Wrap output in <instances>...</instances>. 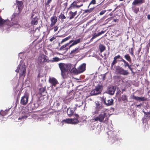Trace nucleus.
<instances>
[{
    "instance_id": "nucleus-1",
    "label": "nucleus",
    "mask_w": 150,
    "mask_h": 150,
    "mask_svg": "<svg viewBox=\"0 0 150 150\" xmlns=\"http://www.w3.org/2000/svg\"><path fill=\"white\" fill-rule=\"evenodd\" d=\"M71 66L70 64L60 63L59 64V66L61 72V75L63 78L66 77L67 75L68 74L71 69Z\"/></svg>"
},
{
    "instance_id": "nucleus-2",
    "label": "nucleus",
    "mask_w": 150,
    "mask_h": 150,
    "mask_svg": "<svg viewBox=\"0 0 150 150\" xmlns=\"http://www.w3.org/2000/svg\"><path fill=\"white\" fill-rule=\"evenodd\" d=\"M47 56L43 54H40L38 57L36 59V62L39 64L43 65L44 63L47 62H50V60L48 58H47Z\"/></svg>"
},
{
    "instance_id": "nucleus-3",
    "label": "nucleus",
    "mask_w": 150,
    "mask_h": 150,
    "mask_svg": "<svg viewBox=\"0 0 150 150\" xmlns=\"http://www.w3.org/2000/svg\"><path fill=\"white\" fill-rule=\"evenodd\" d=\"M115 72L117 75L123 76H127L129 74V72L127 70L124 69L119 66L117 67L115 69Z\"/></svg>"
},
{
    "instance_id": "nucleus-4",
    "label": "nucleus",
    "mask_w": 150,
    "mask_h": 150,
    "mask_svg": "<svg viewBox=\"0 0 150 150\" xmlns=\"http://www.w3.org/2000/svg\"><path fill=\"white\" fill-rule=\"evenodd\" d=\"M107 114L105 112L100 114L98 116L96 117L94 120V121H99L100 122L105 123L106 120H108Z\"/></svg>"
},
{
    "instance_id": "nucleus-5",
    "label": "nucleus",
    "mask_w": 150,
    "mask_h": 150,
    "mask_svg": "<svg viewBox=\"0 0 150 150\" xmlns=\"http://www.w3.org/2000/svg\"><path fill=\"white\" fill-rule=\"evenodd\" d=\"M26 67L25 66L19 64L18 66L17 69L16 70V72H19L20 76H25L26 72Z\"/></svg>"
},
{
    "instance_id": "nucleus-6",
    "label": "nucleus",
    "mask_w": 150,
    "mask_h": 150,
    "mask_svg": "<svg viewBox=\"0 0 150 150\" xmlns=\"http://www.w3.org/2000/svg\"><path fill=\"white\" fill-rule=\"evenodd\" d=\"M103 87L102 85H98L96 86L95 89L92 91L91 94L92 95H96L101 93Z\"/></svg>"
},
{
    "instance_id": "nucleus-7",
    "label": "nucleus",
    "mask_w": 150,
    "mask_h": 150,
    "mask_svg": "<svg viewBox=\"0 0 150 150\" xmlns=\"http://www.w3.org/2000/svg\"><path fill=\"white\" fill-rule=\"evenodd\" d=\"M86 67V64L83 63L78 67L77 69L76 68L72 69L71 71L74 73H76V71H77L79 73H82L85 70Z\"/></svg>"
},
{
    "instance_id": "nucleus-8",
    "label": "nucleus",
    "mask_w": 150,
    "mask_h": 150,
    "mask_svg": "<svg viewBox=\"0 0 150 150\" xmlns=\"http://www.w3.org/2000/svg\"><path fill=\"white\" fill-rule=\"evenodd\" d=\"M74 115L76 118L71 119V124H76L78 123L79 121L80 122L84 121V120H82V117H79L77 114H75Z\"/></svg>"
},
{
    "instance_id": "nucleus-9",
    "label": "nucleus",
    "mask_w": 150,
    "mask_h": 150,
    "mask_svg": "<svg viewBox=\"0 0 150 150\" xmlns=\"http://www.w3.org/2000/svg\"><path fill=\"white\" fill-rule=\"evenodd\" d=\"M29 95L27 93H25L23 96L22 97L21 100V104L23 105H26L28 101Z\"/></svg>"
},
{
    "instance_id": "nucleus-10",
    "label": "nucleus",
    "mask_w": 150,
    "mask_h": 150,
    "mask_svg": "<svg viewBox=\"0 0 150 150\" xmlns=\"http://www.w3.org/2000/svg\"><path fill=\"white\" fill-rule=\"evenodd\" d=\"M38 94L40 96H45L47 93L45 86H43L40 85L38 87Z\"/></svg>"
},
{
    "instance_id": "nucleus-11",
    "label": "nucleus",
    "mask_w": 150,
    "mask_h": 150,
    "mask_svg": "<svg viewBox=\"0 0 150 150\" xmlns=\"http://www.w3.org/2000/svg\"><path fill=\"white\" fill-rule=\"evenodd\" d=\"M38 104L37 103L31 102L28 104L27 106L28 110L32 111L36 109L38 107Z\"/></svg>"
},
{
    "instance_id": "nucleus-12",
    "label": "nucleus",
    "mask_w": 150,
    "mask_h": 150,
    "mask_svg": "<svg viewBox=\"0 0 150 150\" xmlns=\"http://www.w3.org/2000/svg\"><path fill=\"white\" fill-rule=\"evenodd\" d=\"M79 1H74L72 4L70 5L69 8H68V10H72L74 9V8L76 7L77 8H78L81 6H83V4H82L80 5H78L77 4H79Z\"/></svg>"
},
{
    "instance_id": "nucleus-13",
    "label": "nucleus",
    "mask_w": 150,
    "mask_h": 150,
    "mask_svg": "<svg viewBox=\"0 0 150 150\" xmlns=\"http://www.w3.org/2000/svg\"><path fill=\"white\" fill-rule=\"evenodd\" d=\"M19 13H14L12 16V20L13 24H16L18 23L19 20Z\"/></svg>"
},
{
    "instance_id": "nucleus-14",
    "label": "nucleus",
    "mask_w": 150,
    "mask_h": 150,
    "mask_svg": "<svg viewBox=\"0 0 150 150\" xmlns=\"http://www.w3.org/2000/svg\"><path fill=\"white\" fill-rule=\"evenodd\" d=\"M51 24L49 28V31L53 29V28H51L55 25L57 21V19L55 16H53L50 18Z\"/></svg>"
},
{
    "instance_id": "nucleus-15",
    "label": "nucleus",
    "mask_w": 150,
    "mask_h": 150,
    "mask_svg": "<svg viewBox=\"0 0 150 150\" xmlns=\"http://www.w3.org/2000/svg\"><path fill=\"white\" fill-rule=\"evenodd\" d=\"M103 101L104 103L107 106H109L112 105L113 104L114 100L112 99H108L107 100H106V98H104V97L102 98Z\"/></svg>"
},
{
    "instance_id": "nucleus-16",
    "label": "nucleus",
    "mask_w": 150,
    "mask_h": 150,
    "mask_svg": "<svg viewBox=\"0 0 150 150\" xmlns=\"http://www.w3.org/2000/svg\"><path fill=\"white\" fill-rule=\"evenodd\" d=\"M116 88L115 86H109L106 92L107 93L112 95H113L115 91Z\"/></svg>"
},
{
    "instance_id": "nucleus-17",
    "label": "nucleus",
    "mask_w": 150,
    "mask_h": 150,
    "mask_svg": "<svg viewBox=\"0 0 150 150\" xmlns=\"http://www.w3.org/2000/svg\"><path fill=\"white\" fill-rule=\"evenodd\" d=\"M76 109V108L74 107V108H68L67 110V115L69 116H71L73 114L74 111Z\"/></svg>"
},
{
    "instance_id": "nucleus-18",
    "label": "nucleus",
    "mask_w": 150,
    "mask_h": 150,
    "mask_svg": "<svg viewBox=\"0 0 150 150\" xmlns=\"http://www.w3.org/2000/svg\"><path fill=\"white\" fill-rule=\"evenodd\" d=\"M131 98L133 99H135L137 101H144L147 100L145 97H139L134 96V95L132 96Z\"/></svg>"
},
{
    "instance_id": "nucleus-19",
    "label": "nucleus",
    "mask_w": 150,
    "mask_h": 150,
    "mask_svg": "<svg viewBox=\"0 0 150 150\" xmlns=\"http://www.w3.org/2000/svg\"><path fill=\"white\" fill-rule=\"evenodd\" d=\"M49 81L52 85L56 86V85L58 84V82L57 80L54 78H50L49 79Z\"/></svg>"
},
{
    "instance_id": "nucleus-20",
    "label": "nucleus",
    "mask_w": 150,
    "mask_h": 150,
    "mask_svg": "<svg viewBox=\"0 0 150 150\" xmlns=\"http://www.w3.org/2000/svg\"><path fill=\"white\" fill-rule=\"evenodd\" d=\"M31 19V23L32 25H36L38 24L39 19L37 16H35Z\"/></svg>"
},
{
    "instance_id": "nucleus-21",
    "label": "nucleus",
    "mask_w": 150,
    "mask_h": 150,
    "mask_svg": "<svg viewBox=\"0 0 150 150\" xmlns=\"http://www.w3.org/2000/svg\"><path fill=\"white\" fill-rule=\"evenodd\" d=\"M9 22V20H4L1 18V16H0V26L5 24H8Z\"/></svg>"
},
{
    "instance_id": "nucleus-22",
    "label": "nucleus",
    "mask_w": 150,
    "mask_h": 150,
    "mask_svg": "<svg viewBox=\"0 0 150 150\" xmlns=\"http://www.w3.org/2000/svg\"><path fill=\"white\" fill-rule=\"evenodd\" d=\"M77 11H76L73 12L71 11H70L69 13V20H71L73 19L77 14Z\"/></svg>"
},
{
    "instance_id": "nucleus-23",
    "label": "nucleus",
    "mask_w": 150,
    "mask_h": 150,
    "mask_svg": "<svg viewBox=\"0 0 150 150\" xmlns=\"http://www.w3.org/2000/svg\"><path fill=\"white\" fill-rule=\"evenodd\" d=\"M122 59V57H121V56L120 55H118L117 56H115L114 58V60H113V62H112V63L111 64V66L112 67L113 66V65L116 64L117 62V59Z\"/></svg>"
},
{
    "instance_id": "nucleus-24",
    "label": "nucleus",
    "mask_w": 150,
    "mask_h": 150,
    "mask_svg": "<svg viewBox=\"0 0 150 150\" xmlns=\"http://www.w3.org/2000/svg\"><path fill=\"white\" fill-rule=\"evenodd\" d=\"M145 0H134L132 3V5L134 6L137 5L139 4H141L144 3Z\"/></svg>"
},
{
    "instance_id": "nucleus-25",
    "label": "nucleus",
    "mask_w": 150,
    "mask_h": 150,
    "mask_svg": "<svg viewBox=\"0 0 150 150\" xmlns=\"http://www.w3.org/2000/svg\"><path fill=\"white\" fill-rule=\"evenodd\" d=\"M80 51V49L79 47L75 48L73 50L71 51L70 54L72 55H75L76 54L79 52Z\"/></svg>"
},
{
    "instance_id": "nucleus-26",
    "label": "nucleus",
    "mask_w": 150,
    "mask_h": 150,
    "mask_svg": "<svg viewBox=\"0 0 150 150\" xmlns=\"http://www.w3.org/2000/svg\"><path fill=\"white\" fill-rule=\"evenodd\" d=\"M16 4L17 6L18 7L19 10L22 8L23 5V3L22 1H19L18 0H16Z\"/></svg>"
},
{
    "instance_id": "nucleus-27",
    "label": "nucleus",
    "mask_w": 150,
    "mask_h": 150,
    "mask_svg": "<svg viewBox=\"0 0 150 150\" xmlns=\"http://www.w3.org/2000/svg\"><path fill=\"white\" fill-rule=\"evenodd\" d=\"M121 61L123 62L124 63V67L125 68L127 67L128 68H129L132 65H129V64L126 61H125V59H122Z\"/></svg>"
},
{
    "instance_id": "nucleus-28",
    "label": "nucleus",
    "mask_w": 150,
    "mask_h": 150,
    "mask_svg": "<svg viewBox=\"0 0 150 150\" xmlns=\"http://www.w3.org/2000/svg\"><path fill=\"white\" fill-rule=\"evenodd\" d=\"M59 20L61 19L60 21L63 22L64 21V20L66 18V16L64 14L61 13L60 15L58 17Z\"/></svg>"
},
{
    "instance_id": "nucleus-29",
    "label": "nucleus",
    "mask_w": 150,
    "mask_h": 150,
    "mask_svg": "<svg viewBox=\"0 0 150 150\" xmlns=\"http://www.w3.org/2000/svg\"><path fill=\"white\" fill-rule=\"evenodd\" d=\"M125 59L130 63L132 62L131 58L129 54H126L124 56Z\"/></svg>"
},
{
    "instance_id": "nucleus-30",
    "label": "nucleus",
    "mask_w": 150,
    "mask_h": 150,
    "mask_svg": "<svg viewBox=\"0 0 150 150\" xmlns=\"http://www.w3.org/2000/svg\"><path fill=\"white\" fill-rule=\"evenodd\" d=\"M99 48L100 52H102L105 50V47L103 44H100L99 45Z\"/></svg>"
},
{
    "instance_id": "nucleus-31",
    "label": "nucleus",
    "mask_w": 150,
    "mask_h": 150,
    "mask_svg": "<svg viewBox=\"0 0 150 150\" xmlns=\"http://www.w3.org/2000/svg\"><path fill=\"white\" fill-rule=\"evenodd\" d=\"M27 117L28 116L25 115L21 116L18 118V120L22 121L26 119Z\"/></svg>"
},
{
    "instance_id": "nucleus-32",
    "label": "nucleus",
    "mask_w": 150,
    "mask_h": 150,
    "mask_svg": "<svg viewBox=\"0 0 150 150\" xmlns=\"http://www.w3.org/2000/svg\"><path fill=\"white\" fill-rule=\"evenodd\" d=\"M63 122L71 124V118L66 119L63 120L61 122V123H62V125H63Z\"/></svg>"
},
{
    "instance_id": "nucleus-33",
    "label": "nucleus",
    "mask_w": 150,
    "mask_h": 150,
    "mask_svg": "<svg viewBox=\"0 0 150 150\" xmlns=\"http://www.w3.org/2000/svg\"><path fill=\"white\" fill-rule=\"evenodd\" d=\"M106 74H101L99 76V78L100 79V81H103L105 80L106 78Z\"/></svg>"
},
{
    "instance_id": "nucleus-34",
    "label": "nucleus",
    "mask_w": 150,
    "mask_h": 150,
    "mask_svg": "<svg viewBox=\"0 0 150 150\" xmlns=\"http://www.w3.org/2000/svg\"><path fill=\"white\" fill-rule=\"evenodd\" d=\"M132 8L134 12L136 14H137L139 11V9L138 7H136L132 6Z\"/></svg>"
},
{
    "instance_id": "nucleus-35",
    "label": "nucleus",
    "mask_w": 150,
    "mask_h": 150,
    "mask_svg": "<svg viewBox=\"0 0 150 150\" xmlns=\"http://www.w3.org/2000/svg\"><path fill=\"white\" fill-rule=\"evenodd\" d=\"M60 59L58 57H55L53 58V60H50V62H58L59 61Z\"/></svg>"
},
{
    "instance_id": "nucleus-36",
    "label": "nucleus",
    "mask_w": 150,
    "mask_h": 150,
    "mask_svg": "<svg viewBox=\"0 0 150 150\" xmlns=\"http://www.w3.org/2000/svg\"><path fill=\"white\" fill-rule=\"evenodd\" d=\"M68 45V44H66L62 46L61 47H60L59 48V50H65L66 49L65 48V47Z\"/></svg>"
},
{
    "instance_id": "nucleus-37",
    "label": "nucleus",
    "mask_w": 150,
    "mask_h": 150,
    "mask_svg": "<svg viewBox=\"0 0 150 150\" xmlns=\"http://www.w3.org/2000/svg\"><path fill=\"white\" fill-rule=\"evenodd\" d=\"M71 37V36H68V37H66L65 38L63 39L62 40V41L61 42V43L62 44L64 42L67 41V40H69V39Z\"/></svg>"
},
{
    "instance_id": "nucleus-38",
    "label": "nucleus",
    "mask_w": 150,
    "mask_h": 150,
    "mask_svg": "<svg viewBox=\"0 0 150 150\" xmlns=\"http://www.w3.org/2000/svg\"><path fill=\"white\" fill-rule=\"evenodd\" d=\"M121 99L123 101H127V98L126 95H122L121 97Z\"/></svg>"
},
{
    "instance_id": "nucleus-39",
    "label": "nucleus",
    "mask_w": 150,
    "mask_h": 150,
    "mask_svg": "<svg viewBox=\"0 0 150 150\" xmlns=\"http://www.w3.org/2000/svg\"><path fill=\"white\" fill-rule=\"evenodd\" d=\"M80 40L81 39L80 38L75 40L72 43L74 45H75L78 43H79L80 42Z\"/></svg>"
},
{
    "instance_id": "nucleus-40",
    "label": "nucleus",
    "mask_w": 150,
    "mask_h": 150,
    "mask_svg": "<svg viewBox=\"0 0 150 150\" xmlns=\"http://www.w3.org/2000/svg\"><path fill=\"white\" fill-rule=\"evenodd\" d=\"M7 114L6 112L1 110L0 112V115L3 116H4Z\"/></svg>"
},
{
    "instance_id": "nucleus-41",
    "label": "nucleus",
    "mask_w": 150,
    "mask_h": 150,
    "mask_svg": "<svg viewBox=\"0 0 150 150\" xmlns=\"http://www.w3.org/2000/svg\"><path fill=\"white\" fill-rule=\"evenodd\" d=\"M96 4V0H92L90 2V3L89 4V5L88 7V8L89 6L92 4Z\"/></svg>"
},
{
    "instance_id": "nucleus-42",
    "label": "nucleus",
    "mask_w": 150,
    "mask_h": 150,
    "mask_svg": "<svg viewBox=\"0 0 150 150\" xmlns=\"http://www.w3.org/2000/svg\"><path fill=\"white\" fill-rule=\"evenodd\" d=\"M106 11L105 10H104L101 11L99 13L100 15H102L104 14L106 12Z\"/></svg>"
},
{
    "instance_id": "nucleus-43",
    "label": "nucleus",
    "mask_w": 150,
    "mask_h": 150,
    "mask_svg": "<svg viewBox=\"0 0 150 150\" xmlns=\"http://www.w3.org/2000/svg\"><path fill=\"white\" fill-rule=\"evenodd\" d=\"M79 102L80 103L79 104H76V106L80 107V106H82L83 105V103L82 101H79Z\"/></svg>"
},
{
    "instance_id": "nucleus-44",
    "label": "nucleus",
    "mask_w": 150,
    "mask_h": 150,
    "mask_svg": "<svg viewBox=\"0 0 150 150\" xmlns=\"http://www.w3.org/2000/svg\"><path fill=\"white\" fill-rule=\"evenodd\" d=\"M96 108H97L100 109V108H102V105H100V104L98 103V104H97L96 105Z\"/></svg>"
},
{
    "instance_id": "nucleus-45",
    "label": "nucleus",
    "mask_w": 150,
    "mask_h": 150,
    "mask_svg": "<svg viewBox=\"0 0 150 150\" xmlns=\"http://www.w3.org/2000/svg\"><path fill=\"white\" fill-rule=\"evenodd\" d=\"M58 27L57 26H55L53 28L54 29V32H55L57 31L58 29Z\"/></svg>"
},
{
    "instance_id": "nucleus-46",
    "label": "nucleus",
    "mask_w": 150,
    "mask_h": 150,
    "mask_svg": "<svg viewBox=\"0 0 150 150\" xmlns=\"http://www.w3.org/2000/svg\"><path fill=\"white\" fill-rule=\"evenodd\" d=\"M97 34H96V33H95L94 35H93V37H92L91 39H94L96 38V37L98 36V35H97Z\"/></svg>"
},
{
    "instance_id": "nucleus-47",
    "label": "nucleus",
    "mask_w": 150,
    "mask_h": 150,
    "mask_svg": "<svg viewBox=\"0 0 150 150\" xmlns=\"http://www.w3.org/2000/svg\"><path fill=\"white\" fill-rule=\"evenodd\" d=\"M105 32V31H101L100 32L97 33V34H98L97 35H98V36H99L100 35H101L102 34H103Z\"/></svg>"
},
{
    "instance_id": "nucleus-48",
    "label": "nucleus",
    "mask_w": 150,
    "mask_h": 150,
    "mask_svg": "<svg viewBox=\"0 0 150 150\" xmlns=\"http://www.w3.org/2000/svg\"><path fill=\"white\" fill-rule=\"evenodd\" d=\"M55 39V38L54 37H52V38H51L50 39V42H52L53 40H54Z\"/></svg>"
},
{
    "instance_id": "nucleus-49",
    "label": "nucleus",
    "mask_w": 150,
    "mask_h": 150,
    "mask_svg": "<svg viewBox=\"0 0 150 150\" xmlns=\"http://www.w3.org/2000/svg\"><path fill=\"white\" fill-rule=\"evenodd\" d=\"M52 1V0H47V3H46V5H48L49 4H50L51 2Z\"/></svg>"
},
{
    "instance_id": "nucleus-50",
    "label": "nucleus",
    "mask_w": 150,
    "mask_h": 150,
    "mask_svg": "<svg viewBox=\"0 0 150 150\" xmlns=\"http://www.w3.org/2000/svg\"><path fill=\"white\" fill-rule=\"evenodd\" d=\"M130 54L132 56H134V52L133 50H132L131 52H130Z\"/></svg>"
},
{
    "instance_id": "nucleus-51",
    "label": "nucleus",
    "mask_w": 150,
    "mask_h": 150,
    "mask_svg": "<svg viewBox=\"0 0 150 150\" xmlns=\"http://www.w3.org/2000/svg\"><path fill=\"white\" fill-rule=\"evenodd\" d=\"M144 114L146 115H148L150 114V113L148 112H144Z\"/></svg>"
},
{
    "instance_id": "nucleus-52",
    "label": "nucleus",
    "mask_w": 150,
    "mask_h": 150,
    "mask_svg": "<svg viewBox=\"0 0 150 150\" xmlns=\"http://www.w3.org/2000/svg\"><path fill=\"white\" fill-rule=\"evenodd\" d=\"M34 16V13H33L31 14V16L30 17L32 19V18H33V17Z\"/></svg>"
},
{
    "instance_id": "nucleus-53",
    "label": "nucleus",
    "mask_w": 150,
    "mask_h": 150,
    "mask_svg": "<svg viewBox=\"0 0 150 150\" xmlns=\"http://www.w3.org/2000/svg\"><path fill=\"white\" fill-rule=\"evenodd\" d=\"M94 8H91L90 9H89L90 11V12H91L93 10Z\"/></svg>"
},
{
    "instance_id": "nucleus-54",
    "label": "nucleus",
    "mask_w": 150,
    "mask_h": 150,
    "mask_svg": "<svg viewBox=\"0 0 150 150\" xmlns=\"http://www.w3.org/2000/svg\"><path fill=\"white\" fill-rule=\"evenodd\" d=\"M130 69V70L132 71V73L133 72V69L132 68H131V67L128 68Z\"/></svg>"
},
{
    "instance_id": "nucleus-55",
    "label": "nucleus",
    "mask_w": 150,
    "mask_h": 150,
    "mask_svg": "<svg viewBox=\"0 0 150 150\" xmlns=\"http://www.w3.org/2000/svg\"><path fill=\"white\" fill-rule=\"evenodd\" d=\"M85 13H88V12L90 13V11H89V9H88V10H85Z\"/></svg>"
},
{
    "instance_id": "nucleus-56",
    "label": "nucleus",
    "mask_w": 150,
    "mask_h": 150,
    "mask_svg": "<svg viewBox=\"0 0 150 150\" xmlns=\"http://www.w3.org/2000/svg\"><path fill=\"white\" fill-rule=\"evenodd\" d=\"M147 18L148 19L150 20V14H149L147 15Z\"/></svg>"
},
{
    "instance_id": "nucleus-57",
    "label": "nucleus",
    "mask_w": 150,
    "mask_h": 150,
    "mask_svg": "<svg viewBox=\"0 0 150 150\" xmlns=\"http://www.w3.org/2000/svg\"><path fill=\"white\" fill-rule=\"evenodd\" d=\"M74 45L73 44V43H72L71 45H70L69 46V48H70V47H72V46Z\"/></svg>"
},
{
    "instance_id": "nucleus-58",
    "label": "nucleus",
    "mask_w": 150,
    "mask_h": 150,
    "mask_svg": "<svg viewBox=\"0 0 150 150\" xmlns=\"http://www.w3.org/2000/svg\"><path fill=\"white\" fill-rule=\"evenodd\" d=\"M114 21L115 22H117L118 21V19H114Z\"/></svg>"
},
{
    "instance_id": "nucleus-59",
    "label": "nucleus",
    "mask_w": 150,
    "mask_h": 150,
    "mask_svg": "<svg viewBox=\"0 0 150 150\" xmlns=\"http://www.w3.org/2000/svg\"><path fill=\"white\" fill-rule=\"evenodd\" d=\"M73 41V40H71L69 41V43H67V44H68V45H69V44H70V43L72 42Z\"/></svg>"
},
{
    "instance_id": "nucleus-60",
    "label": "nucleus",
    "mask_w": 150,
    "mask_h": 150,
    "mask_svg": "<svg viewBox=\"0 0 150 150\" xmlns=\"http://www.w3.org/2000/svg\"><path fill=\"white\" fill-rule=\"evenodd\" d=\"M141 47L140 48H139V50H138V51L139 52V53L140 52V51L141 50Z\"/></svg>"
},
{
    "instance_id": "nucleus-61",
    "label": "nucleus",
    "mask_w": 150,
    "mask_h": 150,
    "mask_svg": "<svg viewBox=\"0 0 150 150\" xmlns=\"http://www.w3.org/2000/svg\"><path fill=\"white\" fill-rule=\"evenodd\" d=\"M140 105H141V104H139V105H137V107H139V106H140Z\"/></svg>"
},
{
    "instance_id": "nucleus-62",
    "label": "nucleus",
    "mask_w": 150,
    "mask_h": 150,
    "mask_svg": "<svg viewBox=\"0 0 150 150\" xmlns=\"http://www.w3.org/2000/svg\"><path fill=\"white\" fill-rule=\"evenodd\" d=\"M143 112L144 113V112H145L144 111V110H143Z\"/></svg>"
},
{
    "instance_id": "nucleus-63",
    "label": "nucleus",
    "mask_w": 150,
    "mask_h": 150,
    "mask_svg": "<svg viewBox=\"0 0 150 150\" xmlns=\"http://www.w3.org/2000/svg\"><path fill=\"white\" fill-rule=\"evenodd\" d=\"M124 0H120V1H124Z\"/></svg>"
},
{
    "instance_id": "nucleus-64",
    "label": "nucleus",
    "mask_w": 150,
    "mask_h": 150,
    "mask_svg": "<svg viewBox=\"0 0 150 150\" xmlns=\"http://www.w3.org/2000/svg\"><path fill=\"white\" fill-rule=\"evenodd\" d=\"M111 9H109V11H111Z\"/></svg>"
}]
</instances>
